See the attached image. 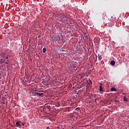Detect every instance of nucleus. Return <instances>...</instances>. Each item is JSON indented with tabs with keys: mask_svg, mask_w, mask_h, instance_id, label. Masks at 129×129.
<instances>
[{
	"mask_svg": "<svg viewBox=\"0 0 129 129\" xmlns=\"http://www.w3.org/2000/svg\"><path fill=\"white\" fill-rule=\"evenodd\" d=\"M2 57L3 58H1V61H4V60H5V59H9V57H8V55H6V53H5V52L2 53Z\"/></svg>",
	"mask_w": 129,
	"mask_h": 129,
	"instance_id": "nucleus-1",
	"label": "nucleus"
},
{
	"mask_svg": "<svg viewBox=\"0 0 129 129\" xmlns=\"http://www.w3.org/2000/svg\"><path fill=\"white\" fill-rule=\"evenodd\" d=\"M33 95H35V96H38V95L39 96H42V95H43V94H44V93H39V92H35L32 93Z\"/></svg>",
	"mask_w": 129,
	"mask_h": 129,
	"instance_id": "nucleus-2",
	"label": "nucleus"
},
{
	"mask_svg": "<svg viewBox=\"0 0 129 129\" xmlns=\"http://www.w3.org/2000/svg\"><path fill=\"white\" fill-rule=\"evenodd\" d=\"M52 39L54 40V41H59V40H61L60 36H56V37H52Z\"/></svg>",
	"mask_w": 129,
	"mask_h": 129,
	"instance_id": "nucleus-3",
	"label": "nucleus"
},
{
	"mask_svg": "<svg viewBox=\"0 0 129 129\" xmlns=\"http://www.w3.org/2000/svg\"><path fill=\"white\" fill-rule=\"evenodd\" d=\"M16 125L17 126H19V127L22 126V124H21V121H17L16 122Z\"/></svg>",
	"mask_w": 129,
	"mask_h": 129,
	"instance_id": "nucleus-4",
	"label": "nucleus"
},
{
	"mask_svg": "<svg viewBox=\"0 0 129 129\" xmlns=\"http://www.w3.org/2000/svg\"><path fill=\"white\" fill-rule=\"evenodd\" d=\"M99 88H100V92L103 91V89H102V83L100 84Z\"/></svg>",
	"mask_w": 129,
	"mask_h": 129,
	"instance_id": "nucleus-5",
	"label": "nucleus"
},
{
	"mask_svg": "<svg viewBox=\"0 0 129 129\" xmlns=\"http://www.w3.org/2000/svg\"><path fill=\"white\" fill-rule=\"evenodd\" d=\"M111 65H115V61L114 60H111L110 61Z\"/></svg>",
	"mask_w": 129,
	"mask_h": 129,
	"instance_id": "nucleus-6",
	"label": "nucleus"
},
{
	"mask_svg": "<svg viewBox=\"0 0 129 129\" xmlns=\"http://www.w3.org/2000/svg\"><path fill=\"white\" fill-rule=\"evenodd\" d=\"M98 57L99 60H100L102 59V57L101 56V55H100L99 54L98 55Z\"/></svg>",
	"mask_w": 129,
	"mask_h": 129,
	"instance_id": "nucleus-7",
	"label": "nucleus"
},
{
	"mask_svg": "<svg viewBox=\"0 0 129 129\" xmlns=\"http://www.w3.org/2000/svg\"><path fill=\"white\" fill-rule=\"evenodd\" d=\"M111 91H116V89H115L114 88H111Z\"/></svg>",
	"mask_w": 129,
	"mask_h": 129,
	"instance_id": "nucleus-8",
	"label": "nucleus"
},
{
	"mask_svg": "<svg viewBox=\"0 0 129 129\" xmlns=\"http://www.w3.org/2000/svg\"><path fill=\"white\" fill-rule=\"evenodd\" d=\"M85 36V38H87V40H88V36L87 35H86V33H85V34H84Z\"/></svg>",
	"mask_w": 129,
	"mask_h": 129,
	"instance_id": "nucleus-9",
	"label": "nucleus"
},
{
	"mask_svg": "<svg viewBox=\"0 0 129 129\" xmlns=\"http://www.w3.org/2000/svg\"><path fill=\"white\" fill-rule=\"evenodd\" d=\"M42 51L43 53H46V48H43Z\"/></svg>",
	"mask_w": 129,
	"mask_h": 129,
	"instance_id": "nucleus-10",
	"label": "nucleus"
},
{
	"mask_svg": "<svg viewBox=\"0 0 129 129\" xmlns=\"http://www.w3.org/2000/svg\"><path fill=\"white\" fill-rule=\"evenodd\" d=\"M123 98H124V101H127V98H126L125 97H124Z\"/></svg>",
	"mask_w": 129,
	"mask_h": 129,
	"instance_id": "nucleus-11",
	"label": "nucleus"
},
{
	"mask_svg": "<svg viewBox=\"0 0 129 129\" xmlns=\"http://www.w3.org/2000/svg\"><path fill=\"white\" fill-rule=\"evenodd\" d=\"M80 109V107H78L76 108V110H79Z\"/></svg>",
	"mask_w": 129,
	"mask_h": 129,
	"instance_id": "nucleus-12",
	"label": "nucleus"
},
{
	"mask_svg": "<svg viewBox=\"0 0 129 129\" xmlns=\"http://www.w3.org/2000/svg\"><path fill=\"white\" fill-rule=\"evenodd\" d=\"M22 125H25V123H22Z\"/></svg>",
	"mask_w": 129,
	"mask_h": 129,
	"instance_id": "nucleus-13",
	"label": "nucleus"
},
{
	"mask_svg": "<svg viewBox=\"0 0 129 129\" xmlns=\"http://www.w3.org/2000/svg\"><path fill=\"white\" fill-rule=\"evenodd\" d=\"M5 64H9V63L7 62H5Z\"/></svg>",
	"mask_w": 129,
	"mask_h": 129,
	"instance_id": "nucleus-14",
	"label": "nucleus"
},
{
	"mask_svg": "<svg viewBox=\"0 0 129 129\" xmlns=\"http://www.w3.org/2000/svg\"><path fill=\"white\" fill-rule=\"evenodd\" d=\"M2 70V67L0 66V70Z\"/></svg>",
	"mask_w": 129,
	"mask_h": 129,
	"instance_id": "nucleus-15",
	"label": "nucleus"
},
{
	"mask_svg": "<svg viewBox=\"0 0 129 129\" xmlns=\"http://www.w3.org/2000/svg\"><path fill=\"white\" fill-rule=\"evenodd\" d=\"M115 102H118V100H116Z\"/></svg>",
	"mask_w": 129,
	"mask_h": 129,
	"instance_id": "nucleus-16",
	"label": "nucleus"
},
{
	"mask_svg": "<svg viewBox=\"0 0 129 129\" xmlns=\"http://www.w3.org/2000/svg\"><path fill=\"white\" fill-rule=\"evenodd\" d=\"M46 128L48 129V128H50L49 127H47Z\"/></svg>",
	"mask_w": 129,
	"mask_h": 129,
	"instance_id": "nucleus-17",
	"label": "nucleus"
},
{
	"mask_svg": "<svg viewBox=\"0 0 129 129\" xmlns=\"http://www.w3.org/2000/svg\"><path fill=\"white\" fill-rule=\"evenodd\" d=\"M96 39H98V38H95V39H94V40L95 41V40H96Z\"/></svg>",
	"mask_w": 129,
	"mask_h": 129,
	"instance_id": "nucleus-18",
	"label": "nucleus"
}]
</instances>
